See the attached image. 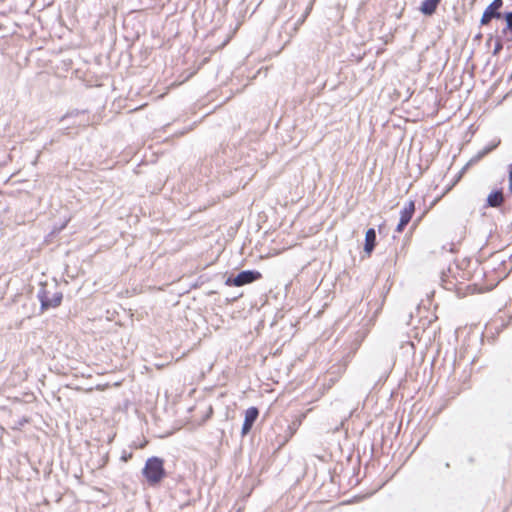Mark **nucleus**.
Instances as JSON below:
<instances>
[{
    "mask_svg": "<svg viewBox=\"0 0 512 512\" xmlns=\"http://www.w3.org/2000/svg\"><path fill=\"white\" fill-rule=\"evenodd\" d=\"M259 415V410L256 407H250L245 411L244 423L242 425L241 434L245 436L252 429L255 421Z\"/></svg>",
    "mask_w": 512,
    "mask_h": 512,
    "instance_id": "6",
    "label": "nucleus"
},
{
    "mask_svg": "<svg viewBox=\"0 0 512 512\" xmlns=\"http://www.w3.org/2000/svg\"><path fill=\"white\" fill-rule=\"evenodd\" d=\"M501 47H502V46H501L500 44H499V45H497V46H496V48H495V53H496L499 49H501Z\"/></svg>",
    "mask_w": 512,
    "mask_h": 512,
    "instance_id": "16",
    "label": "nucleus"
},
{
    "mask_svg": "<svg viewBox=\"0 0 512 512\" xmlns=\"http://www.w3.org/2000/svg\"><path fill=\"white\" fill-rule=\"evenodd\" d=\"M415 211L414 201L410 200L400 211V219L410 222Z\"/></svg>",
    "mask_w": 512,
    "mask_h": 512,
    "instance_id": "11",
    "label": "nucleus"
},
{
    "mask_svg": "<svg viewBox=\"0 0 512 512\" xmlns=\"http://www.w3.org/2000/svg\"><path fill=\"white\" fill-rule=\"evenodd\" d=\"M502 6L503 0H493L484 10L480 19V24L482 26H486L492 21V19H501L504 17V14L500 11Z\"/></svg>",
    "mask_w": 512,
    "mask_h": 512,
    "instance_id": "4",
    "label": "nucleus"
},
{
    "mask_svg": "<svg viewBox=\"0 0 512 512\" xmlns=\"http://www.w3.org/2000/svg\"><path fill=\"white\" fill-rule=\"evenodd\" d=\"M504 202V194L501 189L492 191L486 200V206L491 208H499Z\"/></svg>",
    "mask_w": 512,
    "mask_h": 512,
    "instance_id": "7",
    "label": "nucleus"
},
{
    "mask_svg": "<svg viewBox=\"0 0 512 512\" xmlns=\"http://www.w3.org/2000/svg\"><path fill=\"white\" fill-rule=\"evenodd\" d=\"M308 13H309V9L307 8V9H306V11H305V13L302 15V17H301V18H299V19L294 23L293 28H292V30H293V32H294V33H296V32H297V30H298V28H299V27L304 23V21H305V19H306L307 15H308Z\"/></svg>",
    "mask_w": 512,
    "mask_h": 512,
    "instance_id": "13",
    "label": "nucleus"
},
{
    "mask_svg": "<svg viewBox=\"0 0 512 512\" xmlns=\"http://www.w3.org/2000/svg\"><path fill=\"white\" fill-rule=\"evenodd\" d=\"M70 120H72L70 125L73 127L77 126L85 128L93 123L90 116L85 111L79 110L70 111L60 119L61 122Z\"/></svg>",
    "mask_w": 512,
    "mask_h": 512,
    "instance_id": "5",
    "label": "nucleus"
},
{
    "mask_svg": "<svg viewBox=\"0 0 512 512\" xmlns=\"http://www.w3.org/2000/svg\"><path fill=\"white\" fill-rule=\"evenodd\" d=\"M500 144V140H493L487 146H485L482 150L478 151L469 161V164H473L481 160L488 153L493 151Z\"/></svg>",
    "mask_w": 512,
    "mask_h": 512,
    "instance_id": "8",
    "label": "nucleus"
},
{
    "mask_svg": "<svg viewBox=\"0 0 512 512\" xmlns=\"http://www.w3.org/2000/svg\"><path fill=\"white\" fill-rule=\"evenodd\" d=\"M262 278V274L256 270L241 271L234 277H228L225 281L227 286L241 287L253 283Z\"/></svg>",
    "mask_w": 512,
    "mask_h": 512,
    "instance_id": "3",
    "label": "nucleus"
},
{
    "mask_svg": "<svg viewBox=\"0 0 512 512\" xmlns=\"http://www.w3.org/2000/svg\"><path fill=\"white\" fill-rule=\"evenodd\" d=\"M441 0H424L420 6V11L426 16H431L435 13Z\"/></svg>",
    "mask_w": 512,
    "mask_h": 512,
    "instance_id": "10",
    "label": "nucleus"
},
{
    "mask_svg": "<svg viewBox=\"0 0 512 512\" xmlns=\"http://www.w3.org/2000/svg\"><path fill=\"white\" fill-rule=\"evenodd\" d=\"M509 190L512 194V165L510 166V170H509Z\"/></svg>",
    "mask_w": 512,
    "mask_h": 512,
    "instance_id": "15",
    "label": "nucleus"
},
{
    "mask_svg": "<svg viewBox=\"0 0 512 512\" xmlns=\"http://www.w3.org/2000/svg\"><path fill=\"white\" fill-rule=\"evenodd\" d=\"M52 288L54 291H51L47 285H42L37 292V298L41 303L42 311L58 307L61 304L63 298L62 293L57 291L55 287Z\"/></svg>",
    "mask_w": 512,
    "mask_h": 512,
    "instance_id": "2",
    "label": "nucleus"
},
{
    "mask_svg": "<svg viewBox=\"0 0 512 512\" xmlns=\"http://www.w3.org/2000/svg\"><path fill=\"white\" fill-rule=\"evenodd\" d=\"M444 287H445L447 290H450V289H451V287H450V286H448V285H445Z\"/></svg>",
    "mask_w": 512,
    "mask_h": 512,
    "instance_id": "17",
    "label": "nucleus"
},
{
    "mask_svg": "<svg viewBox=\"0 0 512 512\" xmlns=\"http://www.w3.org/2000/svg\"><path fill=\"white\" fill-rule=\"evenodd\" d=\"M376 245V231L373 228H369L366 231L365 235V243H364V251L367 254H371Z\"/></svg>",
    "mask_w": 512,
    "mask_h": 512,
    "instance_id": "9",
    "label": "nucleus"
},
{
    "mask_svg": "<svg viewBox=\"0 0 512 512\" xmlns=\"http://www.w3.org/2000/svg\"><path fill=\"white\" fill-rule=\"evenodd\" d=\"M164 462L159 457L149 458L143 468V475L149 484L159 483L165 476Z\"/></svg>",
    "mask_w": 512,
    "mask_h": 512,
    "instance_id": "1",
    "label": "nucleus"
},
{
    "mask_svg": "<svg viewBox=\"0 0 512 512\" xmlns=\"http://www.w3.org/2000/svg\"><path fill=\"white\" fill-rule=\"evenodd\" d=\"M504 18L506 27L502 30V34L506 35L508 31L512 33V12L505 13Z\"/></svg>",
    "mask_w": 512,
    "mask_h": 512,
    "instance_id": "12",
    "label": "nucleus"
},
{
    "mask_svg": "<svg viewBox=\"0 0 512 512\" xmlns=\"http://www.w3.org/2000/svg\"><path fill=\"white\" fill-rule=\"evenodd\" d=\"M409 222L408 221H404L403 222V219H400L397 227H396V231L397 232H402L403 229L406 227V225L408 224Z\"/></svg>",
    "mask_w": 512,
    "mask_h": 512,
    "instance_id": "14",
    "label": "nucleus"
}]
</instances>
